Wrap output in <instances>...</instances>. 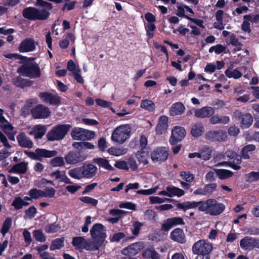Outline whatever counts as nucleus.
<instances>
[{
  "instance_id": "nucleus-53",
  "label": "nucleus",
  "mask_w": 259,
  "mask_h": 259,
  "mask_svg": "<svg viewBox=\"0 0 259 259\" xmlns=\"http://www.w3.org/2000/svg\"><path fill=\"white\" fill-rule=\"evenodd\" d=\"M64 159L62 157H55L51 161V164L54 167L63 166L65 165Z\"/></svg>"
},
{
  "instance_id": "nucleus-15",
  "label": "nucleus",
  "mask_w": 259,
  "mask_h": 259,
  "mask_svg": "<svg viewBox=\"0 0 259 259\" xmlns=\"http://www.w3.org/2000/svg\"><path fill=\"white\" fill-rule=\"evenodd\" d=\"M144 247L145 244L143 242H135L123 248L121 250V253L126 256H133L140 252Z\"/></svg>"
},
{
  "instance_id": "nucleus-3",
  "label": "nucleus",
  "mask_w": 259,
  "mask_h": 259,
  "mask_svg": "<svg viewBox=\"0 0 259 259\" xmlns=\"http://www.w3.org/2000/svg\"><path fill=\"white\" fill-rule=\"evenodd\" d=\"M50 15V12L39 10L33 7L25 8L22 11L23 17L29 20H46L48 19Z\"/></svg>"
},
{
  "instance_id": "nucleus-50",
  "label": "nucleus",
  "mask_w": 259,
  "mask_h": 259,
  "mask_svg": "<svg viewBox=\"0 0 259 259\" xmlns=\"http://www.w3.org/2000/svg\"><path fill=\"white\" fill-rule=\"evenodd\" d=\"M33 237L35 240L40 242H45L46 240V236L40 230H35L32 232Z\"/></svg>"
},
{
  "instance_id": "nucleus-47",
  "label": "nucleus",
  "mask_w": 259,
  "mask_h": 259,
  "mask_svg": "<svg viewBox=\"0 0 259 259\" xmlns=\"http://www.w3.org/2000/svg\"><path fill=\"white\" fill-rule=\"evenodd\" d=\"M34 5L36 7L42 8L41 10H45L47 12H49L53 8L52 4L44 0H36Z\"/></svg>"
},
{
  "instance_id": "nucleus-44",
  "label": "nucleus",
  "mask_w": 259,
  "mask_h": 259,
  "mask_svg": "<svg viewBox=\"0 0 259 259\" xmlns=\"http://www.w3.org/2000/svg\"><path fill=\"white\" fill-rule=\"evenodd\" d=\"M29 203L24 201L21 197H16L12 203V205L14 207L16 210H19L22 208L23 206H28Z\"/></svg>"
},
{
  "instance_id": "nucleus-33",
  "label": "nucleus",
  "mask_w": 259,
  "mask_h": 259,
  "mask_svg": "<svg viewBox=\"0 0 259 259\" xmlns=\"http://www.w3.org/2000/svg\"><path fill=\"white\" fill-rule=\"evenodd\" d=\"M204 132V127L202 123H195L191 130V135L195 138L199 137L202 135Z\"/></svg>"
},
{
  "instance_id": "nucleus-20",
  "label": "nucleus",
  "mask_w": 259,
  "mask_h": 259,
  "mask_svg": "<svg viewBox=\"0 0 259 259\" xmlns=\"http://www.w3.org/2000/svg\"><path fill=\"white\" fill-rule=\"evenodd\" d=\"M240 247L244 250H252L258 248V238L246 236L240 241Z\"/></svg>"
},
{
  "instance_id": "nucleus-6",
  "label": "nucleus",
  "mask_w": 259,
  "mask_h": 259,
  "mask_svg": "<svg viewBox=\"0 0 259 259\" xmlns=\"http://www.w3.org/2000/svg\"><path fill=\"white\" fill-rule=\"evenodd\" d=\"M105 231L104 226L100 223L94 224L90 230L92 239L99 247L103 244L107 236Z\"/></svg>"
},
{
  "instance_id": "nucleus-39",
  "label": "nucleus",
  "mask_w": 259,
  "mask_h": 259,
  "mask_svg": "<svg viewBox=\"0 0 259 259\" xmlns=\"http://www.w3.org/2000/svg\"><path fill=\"white\" fill-rule=\"evenodd\" d=\"M75 149H78L83 151V149H94L95 145L88 142H76L72 144Z\"/></svg>"
},
{
  "instance_id": "nucleus-25",
  "label": "nucleus",
  "mask_w": 259,
  "mask_h": 259,
  "mask_svg": "<svg viewBox=\"0 0 259 259\" xmlns=\"http://www.w3.org/2000/svg\"><path fill=\"white\" fill-rule=\"evenodd\" d=\"M168 118L166 115L159 117L158 123L155 127V132L157 135H162L168 127Z\"/></svg>"
},
{
  "instance_id": "nucleus-35",
  "label": "nucleus",
  "mask_w": 259,
  "mask_h": 259,
  "mask_svg": "<svg viewBox=\"0 0 259 259\" xmlns=\"http://www.w3.org/2000/svg\"><path fill=\"white\" fill-rule=\"evenodd\" d=\"M230 118L227 116H221L219 114L212 115L210 118V122L211 124L218 123L226 124L229 122Z\"/></svg>"
},
{
  "instance_id": "nucleus-62",
  "label": "nucleus",
  "mask_w": 259,
  "mask_h": 259,
  "mask_svg": "<svg viewBox=\"0 0 259 259\" xmlns=\"http://www.w3.org/2000/svg\"><path fill=\"white\" fill-rule=\"evenodd\" d=\"M243 19L250 20L252 24H257L259 23V14H256L252 17L251 14H248L243 16Z\"/></svg>"
},
{
  "instance_id": "nucleus-27",
  "label": "nucleus",
  "mask_w": 259,
  "mask_h": 259,
  "mask_svg": "<svg viewBox=\"0 0 259 259\" xmlns=\"http://www.w3.org/2000/svg\"><path fill=\"white\" fill-rule=\"evenodd\" d=\"M20 146L24 148H31L33 144L29 137H27L24 132L20 133L17 137Z\"/></svg>"
},
{
  "instance_id": "nucleus-52",
  "label": "nucleus",
  "mask_w": 259,
  "mask_h": 259,
  "mask_svg": "<svg viewBox=\"0 0 259 259\" xmlns=\"http://www.w3.org/2000/svg\"><path fill=\"white\" fill-rule=\"evenodd\" d=\"M12 225V219L10 218H7L4 222L2 228L1 229V233L5 235L8 232Z\"/></svg>"
},
{
  "instance_id": "nucleus-55",
  "label": "nucleus",
  "mask_w": 259,
  "mask_h": 259,
  "mask_svg": "<svg viewBox=\"0 0 259 259\" xmlns=\"http://www.w3.org/2000/svg\"><path fill=\"white\" fill-rule=\"evenodd\" d=\"M60 229V227L58 224H56V223L50 224L46 226L45 231L47 233H56Z\"/></svg>"
},
{
  "instance_id": "nucleus-45",
  "label": "nucleus",
  "mask_w": 259,
  "mask_h": 259,
  "mask_svg": "<svg viewBox=\"0 0 259 259\" xmlns=\"http://www.w3.org/2000/svg\"><path fill=\"white\" fill-rule=\"evenodd\" d=\"M81 170V166L72 168L68 171V175L72 178L80 180L83 178Z\"/></svg>"
},
{
  "instance_id": "nucleus-7",
  "label": "nucleus",
  "mask_w": 259,
  "mask_h": 259,
  "mask_svg": "<svg viewBox=\"0 0 259 259\" xmlns=\"http://www.w3.org/2000/svg\"><path fill=\"white\" fill-rule=\"evenodd\" d=\"M212 249V245L203 239H200L196 242L192 248L193 253L197 255H209Z\"/></svg>"
},
{
  "instance_id": "nucleus-31",
  "label": "nucleus",
  "mask_w": 259,
  "mask_h": 259,
  "mask_svg": "<svg viewBox=\"0 0 259 259\" xmlns=\"http://www.w3.org/2000/svg\"><path fill=\"white\" fill-rule=\"evenodd\" d=\"M13 84L17 87L24 89L25 87H30L33 84V81L28 79H24L18 76L13 79Z\"/></svg>"
},
{
  "instance_id": "nucleus-36",
  "label": "nucleus",
  "mask_w": 259,
  "mask_h": 259,
  "mask_svg": "<svg viewBox=\"0 0 259 259\" xmlns=\"http://www.w3.org/2000/svg\"><path fill=\"white\" fill-rule=\"evenodd\" d=\"M166 190L168 192L169 197H172L175 196L180 197L185 194V192L183 190L174 186H167Z\"/></svg>"
},
{
  "instance_id": "nucleus-57",
  "label": "nucleus",
  "mask_w": 259,
  "mask_h": 259,
  "mask_svg": "<svg viewBox=\"0 0 259 259\" xmlns=\"http://www.w3.org/2000/svg\"><path fill=\"white\" fill-rule=\"evenodd\" d=\"M0 126L6 135L14 132V127L8 121L3 124H0Z\"/></svg>"
},
{
  "instance_id": "nucleus-30",
  "label": "nucleus",
  "mask_w": 259,
  "mask_h": 259,
  "mask_svg": "<svg viewBox=\"0 0 259 259\" xmlns=\"http://www.w3.org/2000/svg\"><path fill=\"white\" fill-rule=\"evenodd\" d=\"M185 110V107L181 102H176L172 105L169 110L171 116L182 115Z\"/></svg>"
},
{
  "instance_id": "nucleus-34",
  "label": "nucleus",
  "mask_w": 259,
  "mask_h": 259,
  "mask_svg": "<svg viewBox=\"0 0 259 259\" xmlns=\"http://www.w3.org/2000/svg\"><path fill=\"white\" fill-rule=\"evenodd\" d=\"M93 162L98 164L100 167H103L107 170L110 171L114 170L113 167L110 164L109 161L105 158L101 157L95 158L93 159Z\"/></svg>"
},
{
  "instance_id": "nucleus-49",
  "label": "nucleus",
  "mask_w": 259,
  "mask_h": 259,
  "mask_svg": "<svg viewBox=\"0 0 259 259\" xmlns=\"http://www.w3.org/2000/svg\"><path fill=\"white\" fill-rule=\"evenodd\" d=\"M200 158L204 160L210 159L211 156L212 150L210 148H204L199 151Z\"/></svg>"
},
{
  "instance_id": "nucleus-29",
  "label": "nucleus",
  "mask_w": 259,
  "mask_h": 259,
  "mask_svg": "<svg viewBox=\"0 0 259 259\" xmlns=\"http://www.w3.org/2000/svg\"><path fill=\"white\" fill-rule=\"evenodd\" d=\"M51 178H55V180H59L61 182H64L65 184H70L72 183L71 180L65 175V171H60L57 170L50 174Z\"/></svg>"
},
{
  "instance_id": "nucleus-26",
  "label": "nucleus",
  "mask_w": 259,
  "mask_h": 259,
  "mask_svg": "<svg viewBox=\"0 0 259 259\" xmlns=\"http://www.w3.org/2000/svg\"><path fill=\"white\" fill-rule=\"evenodd\" d=\"M170 237L172 240L179 243H184L186 242V237L182 229L177 228L175 229L170 234Z\"/></svg>"
},
{
  "instance_id": "nucleus-22",
  "label": "nucleus",
  "mask_w": 259,
  "mask_h": 259,
  "mask_svg": "<svg viewBox=\"0 0 259 259\" xmlns=\"http://www.w3.org/2000/svg\"><path fill=\"white\" fill-rule=\"evenodd\" d=\"M35 41L31 38H26L21 41L18 47V51L21 53L32 52L35 49Z\"/></svg>"
},
{
  "instance_id": "nucleus-9",
  "label": "nucleus",
  "mask_w": 259,
  "mask_h": 259,
  "mask_svg": "<svg viewBox=\"0 0 259 259\" xmlns=\"http://www.w3.org/2000/svg\"><path fill=\"white\" fill-rule=\"evenodd\" d=\"M88 157L87 154L78 149L69 151L65 155L66 162L69 164H76L83 161Z\"/></svg>"
},
{
  "instance_id": "nucleus-38",
  "label": "nucleus",
  "mask_w": 259,
  "mask_h": 259,
  "mask_svg": "<svg viewBox=\"0 0 259 259\" xmlns=\"http://www.w3.org/2000/svg\"><path fill=\"white\" fill-rule=\"evenodd\" d=\"M223 15L224 11L222 10H219L215 13V18L218 23L214 22L213 24V27L218 29L223 30L224 28L223 25Z\"/></svg>"
},
{
  "instance_id": "nucleus-13",
  "label": "nucleus",
  "mask_w": 259,
  "mask_h": 259,
  "mask_svg": "<svg viewBox=\"0 0 259 259\" xmlns=\"http://www.w3.org/2000/svg\"><path fill=\"white\" fill-rule=\"evenodd\" d=\"M234 117L240 121V126L242 128L250 127L253 122V117L250 113L243 114L239 110H236L233 114Z\"/></svg>"
},
{
  "instance_id": "nucleus-43",
  "label": "nucleus",
  "mask_w": 259,
  "mask_h": 259,
  "mask_svg": "<svg viewBox=\"0 0 259 259\" xmlns=\"http://www.w3.org/2000/svg\"><path fill=\"white\" fill-rule=\"evenodd\" d=\"M64 237L56 238L55 239L53 240L51 242V244L50 247V249L51 250H54L56 249H61L64 245Z\"/></svg>"
},
{
  "instance_id": "nucleus-37",
  "label": "nucleus",
  "mask_w": 259,
  "mask_h": 259,
  "mask_svg": "<svg viewBox=\"0 0 259 259\" xmlns=\"http://www.w3.org/2000/svg\"><path fill=\"white\" fill-rule=\"evenodd\" d=\"M136 156L140 163H143L144 165L148 164L149 153L146 151V150L140 149L136 153Z\"/></svg>"
},
{
  "instance_id": "nucleus-1",
  "label": "nucleus",
  "mask_w": 259,
  "mask_h": 259,
  "mask_svg": "<svg viewBox=\"0 0 259 259\" xmlns=\"http://www.w3.org/2000/svg\"><path fill=\"white\" fill-rule=\"evenodd\" d=\"M225 209V205L223 203L218 202L215 199L209 198L205 201H202L201 205L198 210L210 215L217 216L221 214Z\"/></svg>"
},
{
  "instance_id": "nucleus-48",
  "label": "nucleus",
  "mask_w": 259,
  "mask_h": 259,
  "mask_svg": "<svg viewBox=\"0 0 259 259\" xmlns=\"http://www.w3.org/2000/svg\"><path fill=\"white\" fill-rule=\"evenodd\" d=\"M46 132V128L44 126L39 125L34 127V138L35 139H41Z\"/></svg>"
},
{
  "instance_id": "nucleus-11",
  "label": "nucleus",
  "mask_w": 259,
  "mask_h": 259,
  "mask_svg": "<svg viewBox=\"0 0 259 259\" xmlns=\"http://www.w3.org/2000/svg\"><path fill=\"white\" fill-rule=\"evenodd\" d=\"M169 154L167 148L164 147H158L151 153V158L153 162H162L166 161Z\"/></svg>"
},
{
  "instance_id": "nucleus-23",
  "label": "nucleus",
  "mask_w": 259,
  "mask_h": 259,
  "mask_svg": "<svg viewBox=\"0 0 259 259\" xmlns=\"http://www.w3.org/2000/svg\"><path fill=\"white\" fill-rule=\"evenodd\" d=\"M215 112L213 108L210 106H204L200 109H196L194 111V115L198 118H209Z\"/></svg>"
},
{
  "instance_id": "nucleus-59",
  "label": "nucleus",
  "mask_w": 259,
  "mask_h": 259,
  "mask_svg": "<svg viewBox=\"0 0 259 259\" xmlns=\"http://www.w3.org/2000/svg\"><path fill=\"white\" fill-rule=\"evenodd\" d=\"M250 21L247 19H243V21L241 24V29L245 32L250 33L251 32L250 28Z\"/></svg>"
},
{
  "instance_id": "nucleus-12",
  "label": "nucleus",
  "mask_w": 259,
  "mask_h": 259,
  "mask_svg": "<svg viewBox=\"0 0 259 259\" xmlns=\"http://www.w3.org/2000/svg\"><path fill=\"white\" fill-rule=\"evenodd\" d=\"M31 114L34 119H44L50 116L51 111L48 107L38 104L31 109Z\"/></svg>"
},
{
  "instance_id": "nucleus-58",
  "label": "nucleus",
  "mask_w": 259,
  "mask_h": 259,
  "mask_svg": "<svg viewBox=\"0 0 259 259\" xmlns=\"http://www.w3.org/2000/svg\"><path fill=\"white\" fill-rule=\"evenodd\" d=\"M125 237V234L123 232L115 233L112 236H110L111 242H118Z\"/></svg>"
},
{
  "instance_id": "nucleus-32",
  "label": "nucleus",
  "mask_w": 259,
  "mask_h": 259,
  "mask_svg": "<svg viewBox=\"0 0 259 259\" xmlns=\"http://www.w3.org/2000/svg\"><path fill=\"white\" fill-rule=\"evenodd\" d=\"M28 162H21L14 164L11 169L10 172L15 174H24L27 170Z\"/></svg>"
},
{
  "instance_id": "nucleus-4",
  "label": "nucleus",
  "mask_w": 259,
  "mask_h": 259,
  "mask_svg": "<svg viewBox=\"0 0 259 259\" xmlns=\"http://www.w3.org/2000/svg\"><path fill=\"white\" fill-rule=\"evenodd\" d=\"M71 125L69 124H57L49 131L46 137L49 141H60L64 138Z\"/></svg>"
},
{
  "instance_id": "nucleus-61",
  "label": "nucleus",
  "mask_w": 259,
  "mask_h": 259,
  "mask_svg": "<svg viewBox=\"0 0 259 259\" xmlns=\"http://www.w3.org/2000/svg\"><path fill=\"white\" fill-rule=\"evenodd\" d=\"M143 225V223L138 221L135 222L133 225L134 228L132 229V234L135 236H138Z\"/></svg>"
},
{
  "instance_id": "nucleus-56",
  "label": "nucleus",
  "mask_w": 259,
  "mask_h": 259,
  "mask_svg": "<svg viewBox=\"0 0 259 259\" xmlns=\"http://www.w3.org/2000/svg\"><path fill=\"white\" fill-rule=\"evenodd\" d=\"M180 176L186 182L189 183L193 182L195 178L194 175L189 171H181L180 172Z\"/></svg>"
},
{
  "instance_id": "nucleus-14",
  "label": "nucleus",
  "mask_w": 259,
  "mask_h": 259,
  "mask_svg": "<svg viewBox=\"0 0 259 259\" xmlns=\"http://www.w3.org/2000/svg\"><path fill=\"white\" fill-rule=\"evenodd\" d=\"M186 130L182 126H175L171 131V135L169 142L170 145H175L181 142L186 136Z\"/></svg>"
},
{
  "instance_id": "nucleus-19",
  "label": "nucleus",
  "mask_w": 259,
  "mask_h": 259,
  "mask_svg": "<svg viewBox=\"0 0 259 259\" xmlns=\"http://www.w3.org/2000/svg\"><path fill=\"white\" fill-rule=\"evenodd\" d=\"M227 137L226 132L222 130L208 131L205 134V139L210 142L224 141Z\"/></svg>"
},
{
  "instance_id": "nucleus-41",
  "label": "nucleus",
  "mask_w": 259,
  "mask_h": 259,
  "mask_svg": "<svg viewBox=\"0 0 259 259\" xmlns=\"http://www.w3.org/2000/svg\"><path fill=\"white\" fill-rule=\"evenodd\" d=\"M217 176L220 180H225L231 178L233 173L231 170L225 169H218L215 170Z\"/></svg>"
},
{
  "instance_id": "nucleus-24",
  "label": "nucleus",
  "mask_w": 259,
  "mask_h": 259,
  "mask_svg": "<svg viewBox=\"0 0 259 259\" xmlns=\"http://www.w3.org/2000/svg\"><path fill=\"white\" fill-rule=\"evenodd\" d=\"M72 245L75 247V249H85L87 250L90 249L91 243L83 237H74L72 241Z\"/></svg>"
},
{
  "instance_id": "nucleus-10",
  "label": "nucleus",
  "mask_w": 259,
  "mask_h": 259,
  "mask_svg": "<svg viewBox=\"0 0 259 259\" xmlns=\"http://www.w3.org/2000/svg\"><path fill=\"white\" fill-rule=\"evenodd\" d=\"M24 153L32 159L41 160L43 157L51 158L55 156L57 152L56 150L50 151L45 149L37 148L35 149V152L25 150Z\"/></svg>"
},
{
  "instance_id": "nucleus-17",
  "label": "nucleus",
  "mask_w": 259,
  "mask_h": 259,
  "mask_svg": "<svg viewBox=\"0 0 259 259\" xmlns=\"http://www.w3.org/2000/svg\"><path fill=\"white\" fill-rule=\"evenodd\" d=\"M81 167L83 178L91 179L96 175L98 172L97 167L92 163L85 162Z\"/></svg>"
},
{
  "instance_id": "nucleus-63",
  "label": "nucleus",
  "mask_w": 259,
  "mask_h": 259,
  "mask_svg": "<svg viewBox=\"0 0 259 259\" xmlns=\"http://www.w3.org/2000/svg\"><path fill=\"white\" fill-rule=\"evenodd\" d=\"M37 213V209L34 206H31L25 211V215L30 219L34 217Z\"/></svg>"
},
{
  "instance_id": "nucleus-64",
  "label": "nucleus",
  "mask_w": 259,
  "mask_h": 259,
  "mask_svg": "<svg viewBox=\"0 0 259 259\" xmlns=\"http://www.w3.org/2000/svg\"><path fill=\"white\" fill-rule=\"evenodd\" d=\"M244 231L246 234L249 235H259V228L255 227H251L245 228Z\"/></svg>"
},
{
  "instance_id": "nucleus-28",
  "label": "nucleus",
  "mask_w": 259,
  "mask_h": 259,
  "mask_svg": "<svg viewBox=\"0 0 259 259\" xmlns=\"http://www.w3.org/2000/svg\"><path fill=\"white\" fill-rule=\"evenodd\" d=\"M202 201L196 202L195 201H185L182 203H178L176 205L177 206V209H182L184 211H186L187 210L189 209H193L197 207L198 208L200 207V205H201Z\"/></svg>"
},
{
  "instance_id": "nucleus-5",
  "label": "nucleus",
  "mask_w": 259,
  "mask_h": 259,
  "mask_svg": "<svg viewBox=\"0 0 259 259\" xmlns=\"http://www.w3.org/2000/svg\"><path fill=\"white\" fill-rule=\"evenodd\" d=\"M131 132V129L128 124L121 125L114 130L111 139L114 142L122 144L128 138Z\"/></svg>"
},
{
  "instance_id": "nucleus-60",
  "label": "nucleus",
  "mask_w": 259,
  "mask_h": 259,
  "mask_svg": "<svg viewBox=\"0 0 259 259\" xmlns=\"http://www.w3.org/2000/svg\"><path fill=\"white\" fill-rule=\"evenodd\" d=\"M56 190L53 188H46L45 191H42V197L52 198L54 196Z\"/></svg>"
},
{
  "instance_id": "nucleus-46",
  "label": "nucleus",
  "mask_w": 259,
  "mask_h": 259,
  "mask_svg": "<svg viewBox=\"0 0 259 259\" xmlns=\"http://www.w3.org/2000/svg\"><path fill=\"white\" fill-rule=\"evenodd\" d=\"M246 182L252 183L259 180V171H251L246 174L244 176Z\"/></svg>"
},
{
  "instance_id": "nucleus-21",
  "label": "nucleus",
  "mask_w": 259,
  "mask_h": 259,
  "mask_svg": "<svg viewBox=\"0 0 259 259\" xmlns=\"http://www.w3.org/2000/svg\"><path fill=\"white\" fill-rule=\"evenodd\" d=\"M217 184L215 183H208L206 184L202 188H198L194 191L193 194L196 195L210 196L217 190Z\"/></svg>"
},
{
  "instance_id": "nucleus-2",
  "label": "nucleus",
  "mask_w": 259,
  "mask_h": 259,
  "mask_svg": "<svg viewBox=\"0 0 259 259\" xmlns=\"http://www.w3.org/2000/svg\"><path fill=\"white\" fill-rule=\"evenodd\" d=\"M34 60L26 61L21 65L17 70L20 75L30 78H37L41 76L39 66Z\"/></svg>"
},
{
  "instance_id": "nucleus-42",
  "label": "nucleus",
  "mask_w": 259,
  "mask_h": 259,
  "mask_svg": "<svg viewBox=\"0 0 259 259\" xmlns=\"http://www.w3.org/2000/svg\"><path fill=\"white\" fill-rule=\"evenodd\" d=\"M226 75L229 78H233L234 79H238L240 78L242 74L237 69L232 70V67H229L225 72Z\"/></svg>"
},
{
  "instance_id": "nucleus-40",
  "label": "nucleus",
  "mask_w": 259,
  "mask_h": 259,
  "mask_svg": "<svg viewBox=\"0 0 259 259\" xmlns=\"http://www.w3.org/2000/svg\"><path fill=\"white\" fill-rule=\"evenodd\" d=\"M140 107L149 112L154 111L156 107L154 103L152 100L149 99L142 100Z\"/></svg>"
},
{
  "instance_id": "nucleus-54",
  "label": "nucleus",
  "mask_w": 259,
  "mask_h": 259,
  "mask_svg": "<svg viewBox=\"0 0 259 259\" xmlns=\"http://www.w3.org/2000/svg\"><path fill=\"white\" fill-rule=\"evenodd\" d=\"M42 191L36 188H33L30 189L28 194L29 196L31 197L32 199H37L39 197H42Z\"/></svg>"
},
{
  "instance_id": "nucleus-18",
  "label": "nucleus",
  "mask_w": 259,
  "mask_h": 259,
  "mask_svg": "<svg viewBox=\"0 0 259 259\" xmlns=\"http://www.w3.org/2000/svg\"><path fill=\"white\" fill-rule=\"evenodd\" d=\"M185 224V222L181 217L170 218L166 219L161 225V229L163 231H168L174 226Z\"/></svg>"
},
{
  "instance_id": "nucleus-51",
  "label": "nucleus",
  "mask_w": 259,
  "mask_h": 259,
  "mask_svg": "<svg viewBox=\"0 0 259 259\" xmlns=\"http://www.w3.org/2000/svg\"><path fill=\"white\" fill-rule=\"evenodd\" d=\"M79 199L82 202L88 204H91L93 206H96L98 203V200L89 196L80 197L79 198Z\"/></svg>"
},
{
  "instance_id": "nucleus-16",
  "label": "nucleus",
  "mask_w": 259,
  "mask_h": 259,
  "mask_svg": "<svg viewBox=\"0 0 259 259\" xmlns=\"http://www.w3.org/2000/svg\"><path fill=\"white\" fill-rule=\"evenodd\" d=\"M38 97L43 102L49 103L54 106H59L61 104V98L58 95H54L48 92H40Z\"/></svg>"
},
{
  "instance_id": "nucleus-8",
  "label": "nucleus",
  "mask_w": 259,
  "mask_h": 259,
  "mask_svg": "<svg viewBox=\"0 0 259 259\" xmlns=\"http://www.w3.org/2000/svg\"><path fill=\"white\" fill-rule=\"evenodd\" d=\"M71 136L74 140H91L94 138L95 133L94 131H89L81 127H74L72 129Z\"/></svg>"
}]
</instances>
